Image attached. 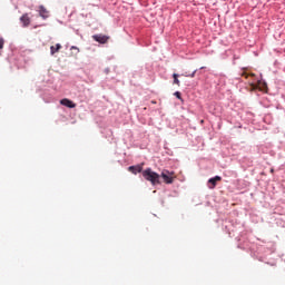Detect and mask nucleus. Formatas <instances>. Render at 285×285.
I'll return each mask as SVG.
<instances>
[{"label": "nucleus", "instance_id": "obj_1", "mask_svg": "<svg viewBox=\"0 0 285 285\" xmlns=\"http://www.w3.org/2000/svg\"><path fill=\"white\" fill-rule=\"evenodd\" d=\"M273 253H275V243L267 242L265 243V245H261L257 248V259L259 262H265V264H268L266 257H268V255H273Z\"/></svg>", "mask_w": 285, "mask_h": 285}, {"label": "nucleus", "instance_id": "obj_2", "mask_svg": "<svg viewBox=\"0 0 285 285\" xmlns=\"http://www.w3.org/2000/svg\"><path fill=\"white\" fill-rule=\"evenodd\" d=\"M142 177L146 179V181H150L151 186L161 184L159 180V174H157V171H153V168L150 167L142 170Z\"/></svg>", "mask_w": 285, "mask_h": 285}, {"label": "nucleus", "instance_id": "obj_3", "mask_svg": "<svg viewBox=\"0 0 285 285\" xmlns=\"http://www.w3.org/2000/svg\"><path fill=\"white\" fill-rule=\"evenodd\" d=\"M173 175H175L174 171H170L168 169H164L160 174L164 184H173L174 179H173Z\"/></svg>", "mask_w": 285, "mask_h": 285}, {"label": "nucleus", "instance_id": "obj_4", "mask_svg": "<svg viewBox=\"0 0 285 285\" xmlns=\"http://www.w3.org/2000/svg\"><path fill=\"white\" fill-rule=\"evenodd\" d=\"M128 171L131 173L132 175H137L138 173H144V165L142 164L131 165L128 167Z\"/></svg>", "mask_w": 285, "mask_h": 285}, {"label": "nucleus", "instance_id": "obj_5", "mask_svg": "<svg viewBox=\"0 0 285 285\" xmlns=\"http://www.w3.org/2000/svg\"><path fill=\"white\" fill-rule=\"evenodd\" d=\"M38 12H39V17H41V19H43V20H46V19H48V17H50L48 9H46V7L43 4H40L38 7Z\"/></svg>", "mask_w": 285, "mask_h": 285}, {"label": "nucleus", "instance_id": "obj_6", "mask_svg": "<svg viewBox=\"0 0 285 285\" xmlns=\"http://www.w3.org/2000/svg\"><path fill=\"white\" fill-rule=\"evenodd\" d=\"M217 181H222V176H215L208 179V188L213 190L217 186Z\"/></svg>", "mask_w": 285, "mask_h": 285}, {"label": "nucleus", "instance_id": "obj_7", "mask_svg": "<svg viewBox=\"0 0 285 285\" xmlns=\"http://www.w3.org/2000/svg\"><path fill=\"white\" fill-rule=\"evenodd\" d=\"M60 106H65L66 108H77V104L75 101L63 98L60 100Z\"/></svg>", "mask_w": 285, "mask_h": 285}, {"label": "nucleus", "instance_id": "obj_8", "mask_svg": "<svg viewBox=\"0 0 285 285\" xmlns=\"http://www.w3.org/2000/svg\"><path fill=\"white\" fill-rule=\"evenodd\" d=\"M92 39L96 40L98 43H107L109 37L99 33V35H94V36H92Z\"/></svg>", "mask_w": 285, "mask_h": 285}, {"label": "nucleus", "instance_id": "obj_9", "mask_svg": "<svg viewBox=\"0 0 285 285\" xmlns=\"http://www.w3.org/2000/svg\"><path fill=\"white\" fill-rule=\"evenodd\" d=\"M20 21H21L23 28H28V26H30V17L28 16V13H23L20 17Z\"/></svg>", "mask_w": 285, "mask_h": 285}, {"label": "nucleus", "instance_id": "obj_10", "mask_svg": "<svg viewBox=\"0 0 285 285\" xmlns=\"http://www.w3.org/2000/svg\"><path fill=\"white\" fill-rule=\"evenodd\" d=\"M58 50H61V43H57L56 46L50 47V53L51 55H57Z\"/></svg>", "mask_w": 285, "mask_h": 285}, {"label": "nucleus", "instance_id": "obj_11", "mask_svg": "<svg viewBox=\"0 0 285 285\" xmlns=\"http://www.w3.org/2000/svg\"><path fill=\"white\" fill-rule=\"evenodd\" d=\"M198 69L194 70L191 73H183V77H188L190 79L195 78V75H197Z\"/></svg>", "mask_w": 285, "mask_h": 285}, {"label": "nucleus", "instance_id": "obj_12", "mask_svg": "<svg viewBox=\"0 0 285 285\" xmlns=\"http://www.w3.org/2000/svg\"><path fill=\"white\" fill-rule=\"evenodd\" d=\"M173 78H174V83H176V86H180V81H179V76L178 73H173Z\"/></svg>", "mask_w": 285, "mask_h": 285}, {"label": "nucleus", "instance_id": "obj_13", "mask_svg": "<svg viewBox=\"0 0 285 285\" xmlns=\"http://www.w3.org/2000/svg\"><path fill=\"white\" fill-rule=\"evenodd\" d=\"M3 46H6V40L3 37L0 38V50H3Z\"/></svg>", "mask_w": 285, "mask_h": 285}, {"label": "nucleus", "instance_id": "obj_14", "mask_svg": "<svg viewBox=\"0 0 285 285\" xmlns=\"http://www.w3.org/2000/svg\"><path fill=\"white\" fill-rule=\"evenodd\" d=\"M174 95L176 96V99H179L181 101V92L180 91H176Z\"/></svg>", "mask_w": 285, "mask_h": 285}, {"label": "nucleus", "instance_id": "obj_15", "mask_svg": "<svg viewBox=\"0 0 285 285\" xmlns=\"http://www.w3.org/2000/svg\"><path fill=\"white\" fill-rule=\"evenodd\" d=\"M237 59H239V56L234 55V57H233V65H234V66H235V61H237Z\"/></svg>", "mask_w": 285, "mask_h": 285}, {"label": "nucleus", "instance_id": "obj_16", "mask_svg": "<svg viewBox=\"0 0 285 285\" xmlns=\"http://www.w3.org/2000/svg\"><path fill=\"white\" fill-rule=\"evenodd\" d=\"M71 50H79V48L77 46H72Z\"/></svg>", "mask_w": 285, "mask_h": 285}, {"label": "nucleus", "instance_id": "obj_17", "mask_svg": "<svg viewBox=\"0 0 285 285\" xmlns=\"http://www.w3.org/2000/svg\"><path fill=\"white\" fill-rule=\"evenodd\" d=\"M204 69H206V67H200V68H199V70H204Z\"/></svg>", "mask_w": 285, "mask_h": 285}, {"label": "nucleus", "instance_id": "obj_18", "mask_svg": "<svg viewBox=\"0 0 285 285\" xmlns=\"http://www.w3.org/2000/svg\"><path fill=\"white\" fill-rule=\"evenodd\" d=\"M271 173H275V169H271Z\"/></svg>", "mask_w": 285, "mask_h": 285}, {"label": "nucleus", "instance_id": "obj_19", "mask_svg": "<svg viewBox=\"0 0 285 285\" xmlns=\"http://www.w3.org/2000/svg\"><path fill=\"white\" fill-rule=\"evenodd\" d=\"M239 248H242V245H238Z\"/></svg>", "mask_w": 285, "mask_h": 285}]
</instances>
